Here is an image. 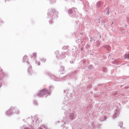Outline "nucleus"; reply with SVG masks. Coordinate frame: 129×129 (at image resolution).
<instances>
[{
	"mask_svg": "<svg viewBox=\"0 0 129 129\" xmlns=\"http://www.w3.org/2000/svg\"><path fill=\"white\" fill-rule=\"evenodd\" d=\"M49 92V91L47 90V89H43L40 91V92L37 93L38 96H43V95H45V94H47Z\"/></svg>",
	"mask_w": 129,
	"mask_h": 129,
	"instance_id": "obj_1",
	"label": "nucleus"
},
{
	"mask_svg": "<svg viewBox=\"0 0 129 129\" xmlns=\"http://www.w3.org/2000/svg\"><path fill=\"white\" fill-rule=\"evenodd\" d=\"M100 5H101V3L99 2L97 3V6H100Z\"/></svg>",
	"mask_w": 129,
	"mask_h": 129,
	"instance_id": "obj_2",
	"label": "nucleus"
},
{
	"mask_svg": "<svg viewBox=\"0 0 129 129\" xmlns=\"http://www.w3.org/2000/svg\"><path fill=\"white\" fill-rule=\"evenodd\" d=\"M33 56H34V57H36V53H34V54H33Z\"/></svg>",
	"mask_w": 129,
	"mask_h": 129,
	"instance_id": "obj_3",
	"label": "nucleus"
},
{
	"mask_svg": "<svg viewBox=\"0 0 129 129\" xmlns=\"http://www.w3.org/2000/svg\"><path fill=\"white\" fill-rule=\"evenodd\" d=\"M26 56H24V58H26Z\"/></svg>",
	"mask_w": 129,
	"mask_h": 129,
	"instance_id": "obj_4",
	"label": "nucleus"
}]
</instances>
